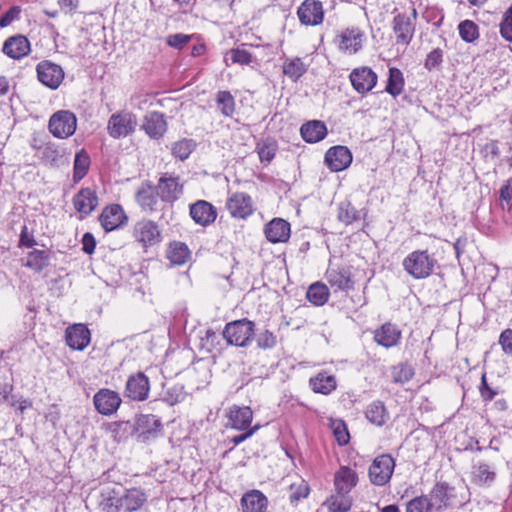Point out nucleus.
I'll use <instances>...</instances> for the list:
<instances>
[{"instance_id":"f257e3e1","label":"nucleus","mask_w":512,"mask_h":512,"mask_svg":"<svg viewBox=\"0 0 512 512\" xmlns=\"http://www.w3.org/2000/svg\"><path fill=\"white\" fill-rule=\"evenodd\" d=\"M437 261L426 250H416L408 254L403 260L404 270L414 279L429 277L435 268Z\"/></svg>"},{"instance_id":"f03ea898","label":"nucleus","mask_w":512,"mask_h":512,"mask_svg":"<svg viewBox=\"0 0 512 512\" xmlns=\"http://www.w3.org/2000/svg\"><path fill=\"white\" fill-rule=\"evenodd\" d=\"M222 334L229 345L247 347L255 335V324L247 318L235 320L225 325Z\"/></svg>"},{"instance_id":"7ed1b4c3","label":"nucleus","mask_w":512,"mask_h":512,"mask_svg":"<svg viewBox=\"0 0 512 512\" xmlns=\"http://www.w3.org/2000/svg\"><path fill=\"white\" fill-rule=\"evenodd\" d=\"M77 127V118L68 110L55 112L49 119L48 128L53 136L66 139L73 135Z\"/></svg>"},{"instance_id":"20e7f679","label":"nucleus","mask_w":512,"mask_h":512,"mask_svg":"<svg viewBox=\"0 0 512 512\" xmlns=\"http://www.w3.org/2000/svg\"><path fill=\"white\" fill-rule=\"evenodd\" d=\"M394 468L395 460L391 455L377 456L368 469L370 482L376 486H384L390 481Z\"/></svg>"},{"instance_id":"39448f33","label":"nucleus","mask_w":512,"mask_h":512,"mask_svg":"<svg viewBox=\"0 0 512 512\" xmlns=\"http://www.w3.org/2000/svg\"><path fill=\"white\" fill-rule=\"evenodd\" d=\"M135 115L128 111H121L110 116L107 130L112 138L118 139L131 134L136 127Z\"/></svg>"},{"instance_id":"423d86ee","label":"nucleus","mask_w":512,"mask_h":512,"mask_svg":"<svg viewBox=\"0 0 512 512\" xmlns=\"http://www.w3.org/2000/svg\"><path fill=\"white\" fill-rule=\"evenodd\" d=\"M150 381L143 372L131 374L126 381L123 394L133 401H145L149 397Z\"/></svg>"},{"instance_id":"0eeeda50","label":"nucleus","mask_w":512,"mask_h":512,"mask_svg":"<svg viewBox=\"0 0 512 512\" xmlns=\"http://www.w3.org/2000/svg\"><path fill=\"white\" fill-rule=\"evenodd\" d=\"M156 189L161 200L168 203H174L183 194V184L179 177L169 173H164L159 178Z\"/></svg>"},{"instance_id":"6e6552de","label":"nucleus","mask_w":512,"mask_h":512,"mask_svg":"<svg viewBox=\"0 0 512 512\" xmlns=\"http://www.w3.org/2000/svg\"><path fill=\"white\" fill-rule=\"evenodd\" d=\"M133 237L143 247H150L161 241V232L154 221L142 219L134 225Z\"/></svg>"},{"instance_id":"1a4fd4ad","label":"nucleus","mask_w":512,"mask_h":512,"mask_svg":"<svg viewBox=\"0 0 512 512\" xmlns=\"http://www.w3.org/2000/svg\"><path fill=\"white\" fill-rule=\"evenodd\" d=\"M365 33L357 27L346 28L336 37V43L340 51L348 54H356L363 47Z\"/></svg>"},{"instance_id":"9d476101","label":"nucleus","mask_w":512,"mask_h":512,"mask_svg":"<svg viewBox=\"0 0 512 512\" xmlns=\"http://www.w3.org/2000/svg\"><path fill=\"white\" fill-rule=\"evenodd\" d=\"M121 403L122 399L120 394L107 388L100 389L93 397V404L96 411L104 416H110L116 413Z\"/></svg>"},{"instance_id":"9b49d317","label":"nucleus","mask_w":512,"mask_h":512,"mask_svg":"<svg viewBox=\"0 0 512 512\" xmlns=\"http://www.w3.org/2000/svg\"><path fill=\"white\" fill-rule=\"evenodd\" d=\"M349 79L355 91L367 94L376 86L378 76L370 67L361 66L351 71Z\"/></svg>"},{"instance_id":"f8f14e48","label":"nucleus","mask_w":512,"mask_h":512,"mask_svg":"<svg viewBox=\"0 0 512 512\" xmlns=\"http://www.w3.org/2000/svg\"><path fill=\"white\" fill-rule=\"evenodd\" d=\"M95 498L97 507L103 512H119L121 509V493L115 486L101 487Z\"/></svg>"},{"instance_id":"ddd939ff","label":"nucleus","mask_w":512,"mask_h":512,"mask_svg":"<svg viewBox=\"0 0 512 512\" xmlns=\"http://www.w3.org/2000/svg\"><path fill=\"white\" fill-rule=\"evenodd\" d=\"M36 70L39 81L51 89L58 88L63 81L64 72L61 66L55 63L42 61L37 65Z\"/></svg>"},{"instance_id":"4468645a","label":"nucleus","mask_w":512,"mask_h":512,"mask_svg":"<svg viewBox=\"0 0 512 512\" xmlns=\"http://www.w3.org/2000/svg\"><path fill=\"white\" fill-rule=\"evenodd\" d=\"M226 207L232 217L239 219H245L254 211L251 197L244 192L232 194L227 200Z\"/></svg>"},{"instance_id":"2eb2a0df","label":"nucleus","mask_w":512,"mask_h":512,"mask_svg":"<svg viewBox=\"0 0 512 512\" xmlns=\"http://www.w3.org/2000/svg\"><path fill=\"white\" fill-rule=\"evenodd\" d=\"M300 22L307 26L321 24L324 17L323 6L317 0H305L297 10Z\"/></svg>"},{"instance_id":"dca6fc26","label":"nucleus","mask_w":512,"mask_h":512,"mask_svg":"<svg viewBox=\"0 0 512 512\" xmlns=\"http://www.w3.org/2000/svg\"><path fill=\"white\" fill-rule=\"evenodd\" d=\"M33 147L41 151V159L46 165L60 167L69 163V154L64 147L58 144L48 142L42 147L36 145H33Z\"/></svg>"},{"instance_id":"f3484780","label":"nucleus","mask_w":512,"mask_h":512,"mask_svg":"<svg viewBox=\"0 0 512 512\" xmlns=\"http://www.w3.org/2000/svg\"><path fill=\"white\" fill-rule=\"evenodd\" d=\"M65 340L70 348L82 351L89 345L91 333L86 325L81 323L73 324L66 329Z\"/></svg>"},{"instance_id":"a211bd4d","label":"nucleus","mask_w":512,"mask_h":512,"mask_svg":"<svg viewBox=\"0 0 512 512\" xmlns=\"http://www.w3.org/2000/svg\"><path fill=\"white\" fill-rule=\"evenodd\" d=\"M99 220L103 229L110 232L125 224L127 216L120 205L112 204L103 209Z\"/></svg>"},{"instance_id":"6ab92c4d","label":"nucleus","mask_w":512,"mask_h":512,"mask_svg":"<svg viewBox=\"0 0 512 512\" xmlns=\"http://www.w3.org/2000/svg\"><path fill=\"white\" fill-rule=\"evenodd\" d=\"M352 162V154L345 146H334L325 154V163L334 172L346 169Z\"/></svg>"},{"instance_id":"aec40b11","label":"nucleus","mask_w":512,"mask_h":512,"mask_svg":"<svg viewBox=\"0 0 512 512\" xmlns=\"http://www.w3.org/2000/svg\"><path fill=\"white\" fill-rule=\"evenodd\" d=\"M75 210L81 214V219L90 215L98 206V196L91 188L80 189L73 197Z\"/></svg>"},{"instance_id":"412c9836","label":"nucleus","mask_w":512,"mask_h":512,"mask_svg":"<svg viewBox=\"0 0 512 512\" xmlns=\"http://www.w3.org/2000/svg\"><path fill=\"white\" fill-rule=\"evenodd\" d=\"M358 483L357 472L349 466H341L334 474V491L350 495Z\"/></svg>"},{"instance_id":"4be33fe9","label":"nucleus","mask_w":512,"mask_h":512,"mask_svg":"<svg viewBox=\"0 0 512 512\" xmlns=\"http://www.w3.org/2000/svg\"><path fill=\"white\" fill-rule=\"evenodd\" d=\"M190 216L197 224L205 227L216 220L217 211L211 203L198 200L190 206Z\"/></svg>"},{"instance_id":"5701e85b","label":"nucleus","mask_w":512,"mask_h":512,"mask_svg":"<svg viewBox=\"0 0 512 512\" xmlns=\"http://www.w3.org/2000/svg\"><path fill=\"white\" fill-rule=\"evenodd\" d=\"M2 52L11 59H21L29 54L30 42L23 35L11 36L5 40Z\"/></svg>"},{"instance_id":"b1692460","label":"nucleus","mask_w":512,"mask_h":512,"mask_svg":"<svg viewBox=\"0 0 512 512\" xmlns=\"http://www.w3.org/2000/svg\"><path fill=\"white\" fill-rule=\"evenodd\" d=\"M266 238L271 243L286 242L290 237V224L282 218H274L264 229Z\"/></svg>"},{"instance_id":"393cba45","label":"nucleus","mask_w":512,"mask_h":512,"mask_svg":"<svg viewBox=\"0 0 512 512\" xmlns=\"http://www.w3.org/2000/svg\"><path fill=\"white\" fill-rule=\"evenodd\" d=\"M227 416L233 429L239 431H247L251 428L250 426L253 420V411L250 407H239L234 405L229 409Z\"/></svg>"},{"instance_id":"a878e982","label":"nucleus","mask_w":512,"mask_h":512,"mask_svg":"<svg viewBox=\"0 0 512 512\" xmlns=\"http://www.w3.org/2000/svg\"><path fill=\"white\" fill-rule=\"evenodd\" d=\"M414 24L410 17L405 14H398L393 20V31L398 44L408 45L414 35Z\"/></svg>"},{"instance_id":"bb28decb","label":"nucleus","mask_w":512,"mask_h":512,"mask_svg":"<svg viewBox=\"0 0 512 512\" xmlns=\"http://www.w3.org/2000/svg\"><path fill=\"white\" fill-rule=\"evenodd\" d=\"M401 338V331L391 323H385L374 332L375 342L385 348L396 346Z\"/></svg>"},{"instance_id":"cd10ccee","label":"nucleus","mask_w":512,"mask_h":512,"mask_svg":"<svg viewBox=\"0 0 512 512\" xmlns=\"http://www.w3.org/2000/svg\"><path fill=\"white\" fill-rule=\"evenodd\" d=\"M325 278L331 287L339 290H349L353 288L350 272L346 268L330 266L325 274Z\"/></svg>"},{"instance_id":"c85d7f7f","label":"nucleus","mask_w":512,"mask_h":512,"mask_svg":"<svg viewBox=\"0 0 512 512\" xmlns=\"http://www.w3.org/2000/svg\"><path fill=\"white\" fill-rule=\"evenodd\" d=\"M427 496L433 512L441 511L451 503V495L446 483H437Z\"/></svg>"},{"instance_id":"c756f323","label":"nucleus","mask_w":512,"mask_h":512,"mask_svg":"<svg viewBox=\"0 0 512 512\" xmlns=\"http://www.w3.org/2000/svg\"><path fill=\"white\" fill-rule=\"evenodd\" d=\"M267 505V497L259 490H251L241 498L243 512H265Z\"/></svg>"},{"instance_id":"7c9ffc66","label":"nucleus","mask_w":512,"mask_h":512,"mask_svg":"<svg viewBox=\"0 0 512 512\" xmlns=\"http://www.w3.org/2000/svg\"><path fill=\"white\" fill-rule=\"evenodd\" d=\"M166 121L163 114L159 112H151L145 116L143 129L151 138H159L166 131Z\"/></svg>"},{"instance_id":"2f4dec72","label":"nucleus","mask_w":512,"mask_h":512,"mask_svg":"<svg viewBox=\"0 0 512 512\" xmlns=\"http://www.w3.org/2000/svg\"><path fill=\"white\" fill-rule=\"evenodd\" d=\"M302 138L308 143H317L327 135L326 125L319 120L309 121L301 126Z\"/></svg>"},{"instance_id":"473e14b6","label":"nucleus","mask_w":512,"mask_h":512,"mask_svg":"<svg viewBox=\"0 0 512 512\" xmlns=\"http://www.w3.org/2000/svg\"><path fill=\"white\" fill-rule=\"evenodd\" d=\"M147 501L146 494L139 488H132L121 495V509L126 512H134L139 510Z\"/></svg>"},{"instance_id":"72a5a7b5","label":"nucleus","mask_w":512,"mask_h":512,"mask_svg":"<svg viewBox=\"0 0 512 512\" xmlns=\"http://www.w3.org/2000/svg\"><path fill=\"white\" fill-rule=\"evenodd\" d=\"M365 416L370 423L379 427L383 426L389 419L384 403L379 400L373 401L367 406Z\"/></svg>"},{"instance_id":"f704fd0d","label":"nucleus","mask_w":512,"mask_h":512,"mask_svg":"<svg viewBox=\"0 0 512 512\" xmlns=\"http://www.w3.org/2000/svg\"><path fill=\"white\" fill-rule=\"evenodd\" d=\"M157 189L148 185L147 187H142L138 190L136 194V201L140 205V207L146 212H152L156 210V205L158 203Z\"/></svg>"},{"instance_id":"c9c22d12","label":"nucleus","mask_w":512,"mask_h":512,"mask_svg":"<svg viewBox=\"0 0 512 512\" xmlns=\"http://www.w3.org/2000/svg\"><path fill=\"white\" fill-rule=\"evenodd\" d=\"M353 499L350 495L335 492L327 498L324 505L329 512H348L352 507Z\"/></svg>"},{"instance_id":"e433bc0d","label":"nucleus","mask_w":512,"mask_h":512,"mask_svg":"<svg viewBox=\"0 0 512 512\" xmlns=\"http://www.w3.org/2000/svg\"><path fill=\"white\" fill-rule=\"evenodd\" d=\"M495 477L494 468L487 463L478 462L472 468V480L478 485H490Z\"/></svg>"},{"instance_id":"4c0bfd02","label":"nucleus","mask_w":512,"mask_h":512,"mask_svg":"<svg viewBox=\"0 0 512 512\" xmlns=\"http://www.w3.org/2000/svg\"><path fill=\"white\" fill-rule=\"evenodd\" d=\"M310 385L314 392L326 395L335 390L336 379L332 375L320 372L310 379Z\"/></svg>"},{"instance_id":"58836bf2","label":"nucleus","mask_w":512,"mask_h":512,"mask_svg":"<svg viewBox=\"0 0 512 512\" xmlns=\"http://www.w3.org/2000/svg\"><path fill=\"white\" fill-rule=\"evenodd\" d=\"M49 260L48 251L34 249L27 254L24 265L36 272H40L48 266Z\"/></svg>"},{"instance_id":"ea45409f","label":"nucleus","mask_w":512,"mask_h":512,"mask_svg":"<svg viewBox=\"0 0 512 512\" xmlns=\"http://www.w3.org/2000/svg\"><path fill=\"white\" fill-rule=\"evenodd\" d=\"M306 297L312 304L322 306L329 299V290L325 284L316 282L309 286Z\"/></svg>"},{"instance_id":"a19ab883","label":"nucleus","mask_w":512,"mask_h":512,"mask_svg":"<svg viewBox=\"0 0 512 512\" xmlns=\"http://www.w3.org/2000/svg\"><path fill=\"white\" fill-rule=\"evenodd\" d=\"M167 258L172 264L182 265L189 258L188 247L182 242H173L167 250Z\"/></svg>"},{"instance_id":"79ce46f5","label":"nucleus","mask_w":512,"mask_h":512,"mask_svg":"<svg viewBox=\"0 0 512 512\" xmlns=\"http://www.w3.org/2000/svg\"><path fill=\"white\" fill-rule=\"evenodd\" d=\"M403 87L404 79L402 72L397 68H390L388 83L385 88L386 92H388L393 97H397L402 93Z\"/></svg>"},{"instance_id":"37998d69","label":"nucleus","mask_w":512,"mask_h":512,"mask_svg":"<svg viewBox=\"0 0 512 512\" xmlns=\"http://www.w3.org/2000/svg\"><path fill=\"white\" fill-rule=\"evenodd\" d=\"M306 70V65L298 57L287 59L283 64V73L293 81H297Z\"/></svg>"},{"instance_id":"c03bdc74","label":"nucleus","mask_w":512,"mask_h":512,"mask_svg":"<svg viewBox=\"0 0 512 512\" xmlns=\"http://www.w3.org/2000/svg\"><path fill=\"white\" fill-rule=\"evenodd\" d=\"M89 166H90L89 155L84 150L77 152L75 155V159H74L73 180L75 182H79L80 180H82L85 177V175L87 174Z\"/></svg>"},{"instance_id":"a18cd8bd","label":"nucleus","mask_w":512,"mask_h":512,"mask_svg":"<svg viewBox=\"0 0 512 512\" xmlns=\"http://www.w3.org/2000/svg\"><path fill=\"white\" fill-rule=\"evenodd\" d=\"M217 107L220 112L226 116L231 117L235 111V100L229 91H219L216 97Z\"/></svg>"},{"instance_id":"49530a36","label":"nucleus","mask_w":512,"mask_h":512,"mask_svg":"<svg viewBox=\"0 0 512 512\" xmlns=\"http://www.w3.org/2000/svg\"><path fill=\"white\" fill-rule=\"evenodd\" d=\"M196 144L191 139H181L172 145L171 151L175 158L180 160L187 159L195 149Z\"/></svg>"},{"instance_id":"de8ad7c7","label":"nucleus","mask_w":512,"mask_h":512,"mask_svg":"<svg viewBox=\"0 0 512 512\" xmlns=\"http://www.w3.org/2000/svg\"><path fill=\"white\" fill-rule=\"evenodd\" d=\"M458 30L461 39L467 43H471L479 37L478 26L471 20L460 22Z\"/></svg>"},{"instance_id":"09e8293b","label":"nucleus","mask_w":512,"mask_h":512,"mask_svg":"<svg viewBox=\"0 0 512 512\" xmlns=\"http://www.w3.org/2000/svg\"><path fill=\"white\" fill-rule=\"evenodd\" d=\"M414 375L413 369L408 364L400 363L391 370L393 382L404 384L408 382Z\"/></svg>"},{"instance_id":"8fccbe9b","label":"nucleus","mask_w":512,"mask_h":512,"mask_svg":"<svg viewBox=\"0 0 512 512\" xmlns=\"http://www.w3.org/2000/svg\"><path fill=\"white\" fill-rule=\"evenodd\" d=\"M406 512H433L427 495L410 500L406 505Z\"/></svg>"},{"instance_id":"3c124183","label":"nucleus","mask_w":512,"mask_h":512,"mask_svg":"<svg viewBox=\"0 0 512 512\" xmlns=\"http://www.w3.org/2000/svg\"><path fill=\"white\" fill-rule=\"evenodd\" d=\"M256 150L262 163H270L276 154L277 145L274 142H261L257 144Z\"/></svg>"},{"instance_id":"603ef678","label":"nucleus","mask_w":512,"mask_h":512,"mask_svg":"<svg viewBox=\"0 0 512 512\" xmlns=\"http://www.w3.org/2000/svg\"><path fill=\"white\" fill-rule=\"evenodd\" d=\"M256 342L260 349H272L277 345V337L273 332L264 330L257 334Z\"/></svg>"},{"instance_id":"864d4df0","label":"nucleus","mask_w":512,"mask_h":512,"mask_svg":"<svg viewBox=\"0 0 512 512\" xmlns=\"http://www.w3.org/2000/svg\"><path fill=\"white\" fill-rule=\"evenodd\" d=\"M331 428L339 445H345L348 443L350 436L347 427L343 421H332Z\"/></svg>"},{"instance_id":"5fc2aeb1","label":"nucleus","mask_w":512,"mask_h":512,"mask_svg":"<svg viewBox=\"0 0 512 512\" xmlns=\"http://www.w3.org/2000/svg\"><path fill=\"white\" fill-rule=\"evenodd\" d=\"M338 219L345 225L356 219V210L350 203H341L338 208Z\"/></svg>"},{"instance_id":"6e6d98bb","label":"nucleus","mask_w":512,"mask_h":512,"mask_svg":"<svg viewBox=\"0 0 512 512\" xmlns=\"http://www.w3.org/2000/svg\"><path fill=\"white\" fill-rule=\"evenodd\" d=\"M228 55L230 56L232 63L248 65L252 62L251 53L244 48L231 49L228 52Z\"/></svg>"},{"instance_id":"4d7b16f0","label":"nucleus","mask_w":512,"mask_h":512,"mask_svg":"<svg viewBox=\"0 0 512 512\" xmlns=\"http://www.w3.org/2000/svg\"><path fill=\"white\" fill-rule=\"evenodd\" d=\"M500 34L508 42H512V6L505 12L500 23Z\"/></svg>"},{"instance_id":"13d9d810","label":"nucleus","mask_w":512,"mask_h":512,"mask_svg":"<svg viewBox=\"0 0 512 512\" xmlns=\"http://www.w3.org/2000/svg\"><path fill=\"white\" fill-rule=\"evenodd\" d=\"M309 491V486L304 482L299 485H291L289 495L290 502L295 504L301 499L306 498L309 495Z\"/></svg>"},{"instance_id":"bf43d9fd","label":"nucleus","mask_w":512,"mask_h":512,"mask_svg":"<svg viewBox=\"0 0 512 512\" xmlns=\"http://www.w3.org/2000/svg\"><path fill=\"white\" fill-rule=\"evenodd\" d=\"M443 61V51L440 48L432 50L426 57L425 68L429 71L438 67Z\"/></svg>"},{"instance_id":"052dcab7","label":"nucleus","mask_w":512,"mask_h":512,"mask_svg":"<svg viewBox=\"0 0 512 512\" xmlns=\"http://www.w3.org/2000/svg\"><path fill=\"white\" fill-rule=\"evenodd\" d=\"M191 39L190 35L177 33L169 35L166 39V43L175 49H182Z\"/></svg>"},{"instance_id":"680f3d73","label":"nucleus","mask_w":512,"mask_h":512,"mask_svg":"<svg viewBox=\"0 0 512 512\" xmlns=\"http://www.w3.org/2000/svg\"><path fill=\"white\" fill-rule=\"evenodd\" d=\"M21 9L19 6H12L6 13L0 18V27L5 28L9 26L14 20L19 18Z\"/></svg>"},{"instance_id":"e2e57ef3","label":"nucleus","mask_w":512,"mask_h":512,"mask_svg":"<svg viewBox=\"0 0 512 512\" xmlns=\"http://www.w3.org/2000/svg\"><path fill=\"white\" fill-rule=\"evenodd\" d=\"M479 392L483 401H491L497 394V392L488 385L485 374L481 377Z\"/></svg>"},{"instance_id":"0e129e2a","label":"nucleus","mask_w":512,"mask_h":512,"mask_svg":"<svg viewBox=\"0 0 512 512\" xmlns=\"http://www.w3.org/2000/svg\"><path fill=\"white\" fill-rule=\"evenodd\" d=\"M57 3L64 14L73 15L80 6V0H57Z\"/></svg>"},{"instance_id":"69168bd1","label":"nucleus","mask_w":512,"mask_h":512,"mask_svg":"<svg viewBox=\"0 0 512 512\" xmlns=\"http://www.w3.org/2000/svg\"><path fill=\"white\" fill-rule=\"evenodd\" d=\"M499 342H500L504 352L512 354V330L511 329H507L501 333Z\"/></svg>"},{"instance_id":"338daca9","label":"nucleus","mask_w":512,"mask_h":512,"mask_svg":"<svg viewBox=\"0 0 512 512\" xmlns=\"http://www.w3.org/2000/svg\"><path fill=\"white\" fill-rule=\"evenodd\" d=\"M82 245H83V251L87 254H92L95 250V246H96V241H95V238L94 236L87 232L83 235V238H82Z\"/></svg>"},{"instance_id":"774afa93","label":"nucleus","mask_w":512,"mask_h":512,"mask_svg":"<svg viewBox=\"0 0 512 512\" xmlns=\"http://www.w3.org/2000/svg\"><path fill=\"white\" fill-rule=\"evenodd\" d=\"M19 243H20V246H24V247H28V248H31L36 244V241H35L33 235L29 234L26 226H24L21 231Z\"/></svg>"}]
</instances>
